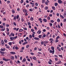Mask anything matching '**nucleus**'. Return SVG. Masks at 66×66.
<instances>
[{"label": "nucleus", "instance_id": "nucleus-1", "mask_svg": "<svg viewBox=\"0 0 66 66\" xmlns=\"http://www.w3.org/2000/svg\"><path fill=\"white\" fill-rule=\"evenodd\" d=\"M58 2L60 4H62L63 3V2L61 0H58Z\"/></svg>", "mask_w": 66, "mask_h": 66}, {"label": "nucleus", "instance_id": "nucleus-2", "mask_svg": "<svg viewBox=\"0 0 66 66\" xmlns=\"http://www.w3.org/2000/svg\"><path fill=\"white\" fill-rule=\"evenodd\" d=\"M50 53H53V54H54V50H53V51H52V50H50Z\"/></svg>", "mask_w": 66, "mask_h": 66}, {"label": "nucleus", "instance_id": "nucleus-3", "mask_svg": "<svg viewBox=\"0 0 66 66\" xmlns=\"http://www.w3.org/2000/svg\"><path fill=\"white\" fill-rule=\"evenodd\" d=\"M50 40L51 42V43H53V38H50Z\"/></svg>", "mask_w": 66, "mask_h": 66}, {"label": "nucleus", "instance_id": "nucleus-4", "mask_svg": "<svg viewBox=\"0 0 66 66\" xmlns=\"http://www.w3.org/2000/svg\"><path fill=\"white\" fill-rule=\"evenodd\" d=\"M1 44L2 46H3L4 44V41L3 40H2L1 41Z\"/></svg>", "mask_w": 66, "mask_h": 66}, {"label": "nucleus", "instance_id": "nucleus-5", "mask_svg": "<svg viewBox=\"0 0 66 66\" xmlns=\"http://www.w3.org/2000/svg\"><path fill=\"white\" fill-rule=\"evenodd\" d=\"M10 53L12 54H16V53L14 52H10Z\"/></svg>", "mask_w": 66, "mask_h": 66}, {"label": "nucleus", "instance_id": "nucleus-6", "mask_svg": "<svg viewBox=\"0 0 66 66\" xmlns=\"http://www.w3.org/2000/svg\"><path fill=\"white\" fill-rule=\"evenodd\" d=\"M11 60H14V56H12L11 57Z\"/></svg>", "mask_w": 66, "mask_h": 66}, {"label": "nucleus", "instance_id": "nucleus-7", "mask_svg": "<svg viewBox=\"0 0 66 66\" xmlns=\"http://www.w3.org/2000/svg\"><path fill=\"white\" fill-rule=\"evenodd\" d=\"M34 39H35L36 40H39V39L38 38H37L35 37L34 38Z\"/></svg>", "mask_w": 66, "mask_h": 66}, {"label": "nucleus", "instance_id": "nucleus-8", "mask_svg": "<svg viewBox=\"0 0 66 66\" xmlns=\"http://www.w3.org/2000/svg\"><path fill=\"white\" fill-rule=\"evenodd\" d=\"M28 44V42H24V43H22V45H24L25 44Z\"/></svg>", "mask_w": 66, "mask_h": 66}, {"label": "nucleus", "instance_id": "nucleus-9", "mask_svg": "<svg viewBox=\"0 0 66 66\" xmlns=\"http://www.w3.org/2000/svg\"><path fill=\"white\" fill-rule=\"evenodd\" d=\"M26 58L24 59L23 60V63L26 62Z\"/></svg>", "mask_w": 66, "mask_h": 66}, {"label": "nucleus", "instance_id": "nucleus-10", "mask_svg": "<svg viewBox=\"0 0 66 66\" xmlns=\"http://www.w3.org/2000/svg\"><path fill=\"white\" fill-rule=\"evenodd\" d=\"M0 52L2 54H5V52H2L1 51H0Z\"/></svg>", "mask_w": 66, "mask_h": 66}, {"label": "nucleus", "instance_id": "nucleus-11", "mask_svg": "<svg viewBox=\"0 0 66 66\" xmlns=\"http://www.w3.org/2000/svg\"><path fill=\"white\" fill-rule=\"evenodd\" d=\"M43 20L45 22H46L47 21V20H46V19H43Z\"/></svg>", "mask_w": 66, "mask_h": 66}, {"label": "nucleus", "instance_id": "nucleus-12", "mask_svg": "<svg viewBox=\"0 0 66 66\" xmlns=\"http://www.w3.org/2000/svg\"><path fill=\"white\" fill-rule=\"evenodd\" d=\"M44 43H45L46 44V41H45L44 42H41V44L42 45H44Z\"/></svg>", "mask_w": 66, "mask_h": 66}, {"label": "nucleus", "instance_id": "nucleus-13", "mask_svg": "<svg viewBox=\"0 0 66 66\" xmlns=\"http://www.w3.org/2000/svg\"><path fill=\"white\" fill-rule=\"evenodd\" d=\"M13 19L14 20H16V16H14Z\"/></svg>", "mask_w": 66, "mask_h": 66}, {"label": "nucleus", "instance_id": "nucleus-14", "mask_svg": "<svg viewBox=\"0 0 66 66\" xmlns=\"http://www.w3.org/2000/svg\"><path fill=\"white\" fill-rule=\"evenodd\" d=\"M38 34H40L41 33V31H38L37 32Z\"/></svg>", "mask_w": 66, "mask_h": 66}, {"label": "nucleus", "instance_id": "nucleus-15", "mask_svg": "<svg viewBox=\"0 0 66 66\" xmlns=\"http://www.w3.org/2000/svg\"><path fill=\"white\" fill-rule=\"evenodd\" d=\"M5 48H3V49L1 48V51H4L5 50Z\"/></svg>", "mask_w": 66, "mask_h": 66}, {"label": "nucleus", "instance_id": "nucleus-16", "mask_svg": "<svg viewBox=\"0 0 66 66\" xmlns=\"http://www.w3.org/2000/svg\"><path fill=\"white\" fill-rule=\"evenodd\" d=\"M51 48L52 49V50L53 51L54 50V48L53 47V46H52L51 47Z\"/></svg>", "mask_w": 66, "mask_h": 66}, {"label": "nucleus", "instance_id": "nucleus-17", "mask_svg": "<svg viewBox=\"0 0 66 66\" xmlns=\"http://www.w3.org/2000/svg\"><path fill=\"white\" fill-rule=\"evenodd\" d=\"M4 42L5 43H7V40L6 39H4Z\"/></svg>", "mask_w": 66, "mask_h": 66}, {"label": "nucleus", "instance_id": "nucleus-18", "mask_svg": "<svg viewBox=\"0 0 66 66\" xmlns=\"http://www.w3.org/2000/svg\"><path fill=\"white\" fill-rule=\"evenodd\" d=\"M33 59H34V60H36V58L35 57H33Z\"/></svg>", "mask_w": 66, "mask_h": 66}, {"label": "nucleus", "instance_id": "nucleus-19", "mask_svg": "<svg viewBox=\"0 0 66 66\" xmlns=\"http://www.w3.org/2000/svg\"><path fill=\"white\" fill-rule=\"evenodd\" d=\"M29 37L30 38H32V35H29Z\"/></svg>", "mask_w": 66, "mask_h": 66}, {"label": "nucleus", "instance_id": "nucleus-20", "mask_svg": "<svg viewBox=\"0 0 66 66\" xmlns=\"http://www.w3.org/2000/svg\"><path fill=\"white\" fill-rule=\"evenodd\" d=\"M33 9H29V11L31 12H32V11H33Z\"/></svg>", "mask_w": 66, "mask_h": 66}, {"label": "nucleus", "instance_id": "nucleus-21", "mask_svg": "<svg viewBox=\"0 0 66 66\" xmlns=\"http://www.w3.org/2000/svg\"><path fill=\"white\" fill-rule=\"evenodd\" d=\"M43 37H46V34H43Z\"/></svg>", "mask_w": 66, "mask_h": 66}, {"label": "nucleus", "instance_id": "nucleus-22", "mask_svg": "<svg viewBox=\"0 0 66 66\" xmlns=\"http://www.w3.org/2000/svg\"><path fill=\"white\" fill-rule=\"evenodd\" d=\"M11 35H12V36H14V34H13V33H11Z\"/></svg>", "mask_w": 66, "mask_h": 66}, {"label": "nucleus", "instance_id": "nucleus-23", "mask_svg": "<svg viewBox=\"0 0 66 66\" xmlns=\"http://www.w3.org/2000/svg\"><path fill=\"white\" fill-rule=\"evenodd\" d=\"M18 18H19V15H17L16 16V19H18Z\"/></svg>", "mask_w": 66, "mask_h": 66}, {"label": "nucleus", "instance_id": "nucleus-24", "mask_svg": "<svg viewBox=\"0 0 66 66\" xmlns=\"http://www.w3.org/2000/svg\"><path fill=\"white\" fill-rule=\"evenodd\" d=\"M9 45H10V46H11L12 45V43L11 42H9Z\"/></svg>", "mask_w": 66, "mask_h": 66}, {"label": "nucleus", "instance_id": "nucleus-25", "mask_svg": "<svg viewBox=\"0 0 66 66\" xmlns=\"http://www.w3.org/2000/svg\"><path fill=\"white\" fill-rule=\"evenodd\" d=\"M21 20L22 22H23V21H24V20H23V18H21Z\"/></svg>", "mask_w": 66, "mask_h": 66}, {"label": "nucleus", "instance_id": "nucleus-26", "mask_svg": "<svg viewBox=\"0 0 66 66\" xmlns=\"http://www.w3.org/2000/svg\"><path fill=\"white\" fill-rule=\"evenodd\" d=\"M52 8L53 9V10H55V7L53 6L52 7Z\"/></svg>", "mask_w": 66, "mask_h": 66}, {"label": "nucleus", "instance_id": "nucleus-27", "mask_svg": "<svg viewBox=\"0 0 66 66\" xmlns=\"http://www.w3.org/2000/svg\"><path fill=\"white\" fill-rule=\"evenodd\" d=\"M55 6H57V3H55Z\"/></svg>", "mask_w": 66, "mask_h": 66}, {"label": "nucleus", "instance_id": "nucleus-28", "mask_svg": "<svg viewBox=\"0 0 66 66\" xmlns=\"http://www.w3.org/2000/svg\"><path fill=\"white\" fill-rule=\"evenodd\" d=\"M12 12L13 13V14H14V13H15V11H14V10H12Z\"/></svg>", "mask_w": 66, "mask_h": 66}, {"label": "nucleus", "instance_id": "nucleus-29", "mask_svg": "<svg viewBox=\"0 0 66 66\" xmlns=\"http://www.w3.org/2000/svg\"><path fill=\"white\" fill-rule=\"evenodd\" d=\"M30 19L31 20V21H33V18L32 17Z\"/></svg>", "mask_w": 66, "mask_h": 66}, {"label": "nucleus", "instance_id": "nucleus-30", "mask_svg": "<svg viewBox=\"0 0 66 66\" xmlns=\"http://www.w3.org/2000/svg\"><path fill=\"white\" fill-rule=\"evenodd\" d=\"M21 34H22V33H21L20 34H18V35H19V36H21Z\"/></svg>", "mask_w": 66, "mask_h": 66}, {"label": "nucleus", "instance_id": "nucleus-31", "mask_svg": "<svg viewBox=\"0 0 66 66\" xmlns=\"http://www.w3.org/2000/svg\"><path fill=\"white\" fill-rule=\"evenodd\" d=\"M10 39H11V40H13V37H10Z\"/></svg>", "mask_w": 66, "mask_h": 66}, {"label": "nucleus", "instance_id": "nucleus-32", "mask_svg": "<svg viewBox=\"0 0 66 66\" xmlns=\"http://www.w3.org/2000/svg\"><path fill=\"white\" fill-rule=\"evenodd\" d=\"M57 22H60V19H57Z\"/></svg>", "mask_w": 66, "mask_h": 66}, {"label": "nucleus", "instance_id": "nucleus-33", "mask_svg": "<svg viewBox=\"0 0 66 66\" xmlns=\"http://www.w3.org/2000/svg\"><path fill=\"white\" fill-rule=\"evenodd\" d=\"M59 38H60V37L59 36H57L56 39H58Z\"/></svg>", "mask_w": 66, "mask_h": 66}, {"label": "nucleus", "instance_id": "nucleus-34", "mask_svg": "<svg viewBox=\"0 0 66 66\" xmlns=\"http://www.w3.org/2000/svg\"><path fill=\"white\" fill-rule=\"evenodd\" d=\"M3 60H4V61H6V59H5V58L3 57Z\"/></svg>", "mask_w": 66, "mask_h": 66}, {"label": "nucleus", "instance_id": "nucleus-35", "mask_svg": "<svg viewBox=\"0 0 66 66\" xmlns=\"http://www.w3.org/2000/svg\"><path fill=\"white\" fill-rule=\"evenodd\" d=\"M58 41H59V40H58V39H56L55 42L56 43H57V42H58Z\"/></svg>", "mask_w": 66, "mask_h": 66}, {"label": "nucleus", "instance_id": "nucleus-36", "mask_svg": "<svg viewBox=\"0 0 66 66\" xmlns=\"http://www.w3.org/2000/svg\"><path fill=\"white\" fill-rule=\"evenodd\" d=\"M60 17H61V18H63V19L64 18V17H63V16L61 15H60Z\"/></svg>", "mask_w": 66, "mask_h": 66}, {"label": "nucleus", "instance_id": "nucleus-37", "mask_svg": "<svg viewBox=\"0 0 66 66\" xmlns=\"http://www.w3.org/2000/svg\"><path fill=\"white\" fill-rule=\"evenodd\" d=\"M28 25H31V23H30V22H28Z\"/></svg>", "mask_w": 66, "mask_h": 66}, {"label": "nucleus", "instance_id": "nucleus-38", "mask_svg": "<svg viewBox=\"0 0 66 66\" xmlns=\"http://www.w3.org/2000/svg\"><path fill=\"white\" fill-rule=\"evenodd\" d=\"M7 32H9V29L8 28H7Z\"/></svg>", "mask_w": 66, "mask_h": 66}, {"label": "nucleus", "instance_id": "nucleus-39", "mask_svg": "<svg viewBox=\"0 0 66 66\" xmlns=\"http://www.w3.org/2000/svg\"><path fill=\"white\" fill-rule=\"evenodd\" d=\"M0 27L1 28H3V26H1L0 25Z\"/></svg>", "mask_w": 66, "mask_h": 66}, {"label": "nucleus", "instance_id": "nucleus-40", "mask_svg": "<svg viewBox=\"0 0 66 66\" xmlns=\"http://www.w3.org/2000/svg\"><path fill=\"white\" fill-rule=\"evenodd\" d=\"M27 61H29V62H30V59H27Z\"/></svg>", "mask_w": 66, "mask_h": 66}, {"label": "nucleus", "instance_id": "nucleus-41", "mask_svg": "<svg viewBox=\"0 0 66 66\" xmlns=\"http://www.w3.org/2000/svg\"><path fill=\"white\" fill-rule=\"evenodd\" d=\"M39 37L40 38L42 37V35H39Z\"/></svg>", "mask_w": 66, "mask_h": 66}, {"label": "nucleus", "instance_id": "nucleus-42", "mask_svg": "<svg viewBox=\"0 0 66 66\" xmlns=\"http://www.w3.org/2000/svg\"><path fill=\"white\" fill-rule=\"evenodd\" d=\"M24 11H25V13H27L28 12V11H27V10H24Z\"/></svg>", "mask_w": 66, "mask_h": 66}, {"label": "nucleus", "instance_id": "nucleus-43", "mask_svg": "<svg viewBox=\"0 0 66 66\" xmlns=\"http://www.w3.org/2000/svg\"><path fill=\"white\" fill-rule=\"evenodd\" d=\"M10 59H6V61L7 62V61H10Z\"/></svg>", "mask_w": 66, "mask_h": 66}, {"label": "nucleus", "instance_id": "nucleus-44", "mask_svg": "<svg viewBox=\"0 0 66 66\" xmlns=\"http://www.w3.org/2000/svg\"><path fill=\"white\" fill-rule=\"evenodd\" d=\"M43 32H45L46 31V30L45 29H44L43 30Z\"/></svg>", "mask_w": 66, "mask_h": 66}, {"label": "nucleus", "instance_id": "nucleus-45", "mask_svg": "<svg viewBox=\"0 0 66 66\" xmlns=\"http://www.w3.org/2000/svg\"><path fill=\"white\" fill-rule=\"evenodd\" d=\"M21 3H22L23 2V0H21Z\"/></svg>", "mask_w": 66, "mask_h": 66}, {"label": "nucleus", "instance_id": "nucleus-46", "mask_svg": "<svg viewBox=\"0 0 66 66\" xmlns=\"http://www.w3.org/2000/svg\"><path fill=\"white\" fill-rule=\"evenodd\" d=\"M47 18L48 20H50V17H48Z\"/></svg>", "mask_w": 66, "mask_h": 66}, {"label": "nucleus", "instance_id": "nucleus-47", "mask_svg": "<svg viewBox=\"0 0 66 66\" xmlns=\"http://www.w3.org/2000/svg\"><path fill=\"white\" fill-rule=\"evenodd\" d=\"M35 4V5L36 6H38V4L37 3H36Z\"/></svg>", "mask_w": 66, "mask_h": 66}, {"label": "nucleus", "instance_id": "nucleus-48", "mask_svg": "<svg viewBox=\"0 0 66 66\" xmlns=\"http://www.w3.org/2000/svg\"><path fill=\"white\" fill-rule=\"evenodd\" d=\"M51 22H52V23H53L54 22V21L53 20H51Z\"/></svg>", "mask_w": 66, "mask_h": 66}, {"label": "nucleus", "instance_id": "nucleus-49", "mask_svg": "<svg viewBox=\"0 0 66 66\" xmlns=\"http://www.w3.org/2000/svg\"><path fill=\"white\" fill-rule=\"evenodd\" d=\"M24 48V47H22L21 48V50H23Z\"/></svg>", "mask_w": 66, "mask_h": 66}, {"label": "nucleus", "instance_id": "nucleus-50", "mask_svg": "<svg viewBox=\"0 0 66 66\" xmlns=\"http://www.w3.org/2000/svg\"><path fill=\"white\" fill-rule=\"evenodd\" d=\"M21 31H22V30L21 29H20L19 30V32H21Z\"/></svg>", "mask_w": 66, "mask_h": 66}, {"label": "nucleus", "instance_id": "nucleus-51", "mask_svg": "<svg viewBox=\"0 0 66 66\" xmlns=\"http://www.w3.org/2000/svg\"><path fill=\"white\" fill-rule=\"evenodd\" d=\"M45 2V0H43L42 1V3H44V2Z\"/></svg>", "mask_w": 66, "mask_h": 66}, {"label": "nucleus", "instance_id": "nucleus-52", "mask_svg": "<svg viewBox=\"0 0 66 66\" xmlns=\"http://www.w3.org/2000/svg\"><path fill=\"white\" fill-rule=\"evenodd\" d=\"M48 7L47 6H46L45 8V10H47L48 9Z\"/></svg>", "mask_w": 66, "mask_h": 66}, {"label": "nucleus", "instance_id": "nucleus-53", "mask_svg": "<svg viewBox=\"0 0 66 66\" xmlns=\"http://www.w3.org/2000/svg\"><path fill=\"white\" fill-rule=\"evenodd\" d=\"M3 26H4L5 25V23H3Z\"/></svg>", "mask_w": 66, "mask_h": 66}, {"label": "nucleus", "instance_id": "nucleus-54", "mask_svg": "<svg viewBox=\"0 0 66 66\" xmlns=\"http://www.w3.org/2000/svg\"><path fill=\"white\" fill-rule=\"evenodd\" d=\"M9 24H6V27H9Z\"/></svg>", "mask_w": 66, "mask_h": 66}, {"label": "nucleus", "instance_id": "nucleus-55", "mask_svg": "<svg viewBox=\"0 0 66 66\" xmlns=\"http://www.w3.org/2000/svg\"><path fill=\"white\" fill-rule=\"evenodd\" d=\"M15 46L14 45V47H13V49H15Z\"/></svg>", "mask_w": 66, "mask_h": 66}, {"label": "nucleus", "instance_id": "nucleus-56", "mask_svg": "<svg viewBox=\"0 0 66 66\" xmlns=\"http://www.w3.org/2000/svg\"><path fill=\"white\" fill-rule=\"evenodd\" d=\"M14 25L15 26H16V23L15 22H14Z\"/></svg>", "mask_w": 66, "mask_h": 66}, {"label": "nucleus", "instance_id": "nucleus-57", "mask_svg": "<svg viewBox=\"0 0 66 66\" xmlns=\"http://www.w3.org/2000/svg\"><path fill=\"white\" fill-rule=\"evenodd\" d=\"M50 25V26H52V24L51 23H49Z\"/></svg>", "mask_w": 66, "mask_h": 66}, {"label": "nucleus", "instance_id": "nucleus-58", "mask_svg": "<svg viewBox=\"0 0 66 66\" xmlns=\"http://www.w3.org/2000/svg\"><path fill=\"white\" fill-rule=\"evenodd\" d=\"M3 20L4 21H6V19L5 18H4L3 19Z\"/></svg>", "mask_w": 66, "mask_h": 66}, {"label": "nucleus", "instance_id": "nucleus-59", "mask_svg": "<svg viewBox=\"0 0 66 66\" xmlns=\"http://www.w3.org/2000/svg\"><path fill=\"white\" fill-rule=\"evenodd\" d=\"M48 64H51V62H50L49 61L48 62Z\"/></svg>", "mask_w": 66, "mask_h": 66}, {"label": "nucleus", "instance_id": "nucleus-60", "mask_svg": "<svg viewBox=\"0 0 66 66\" xmlns=\"http://www.w3.org/2000/svg\"><path fill=\"white\" fill-rule=\"evenodd\" d=\"M29 47V45H27L26 46L27 48H28Z\"/></svg>", "mask_w": 66, "mask_h": 66}, {"label": "nucleus", "instance_id": "nucleus-61", "mask_svg": "<svg viewBox=\"0 0 66 66\" xmlns=\"http://www.w3.org/2000/svg\"><path fill=\"white\" fill-rule=\"evenodd\" d=\"M34 34H32V36L33 37H34Z\"/></svg>", "mask_w": 66, "mask_h": 66}, {"label": "nucleus", "instance_id": "nucleus-62", "mask_svg": "<svg viewBox=\"0 0 66 66\" xmlns=\"http://www.w3.org/2000/svg\"><path fill=\"white\" fill-rule=\"evenodd\" d=\"M59 56L60 57H62V55H59Z\"/></svg>", "mask_w": 66, "mask_h": 66}, {"label": "nucleus", "instance_id": "nucleus-63", "mask_svg": "<svg viewBox=\"0 0 66 66\" xmlns=\"http://www.w3.org/2000/svg\"><path fill=\"white\" fill-rule=\"evenodd\" d=\"M45 3L46 4V5H48V2H45Z\"/></svg>", "mask_w": 66, "mask_h": 66}, {"label": "nucleus", "instance_id": "nucleus-64", "mask_svg": "<svg viewBox=\"0 0 66 66\" xmlns=\"http://www.w3.org/2000/svg\"><path fill=\"white\" fill-rule=\"evenodd\" d=\"M64 15H66V11L64 12Z\"/></svg>", "mask_w": 66, "mask_h": 66}]
</instances>
